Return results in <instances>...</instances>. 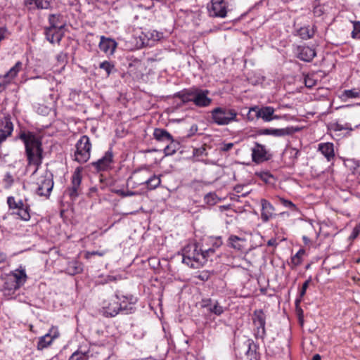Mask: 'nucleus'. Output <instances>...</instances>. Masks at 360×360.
Instances as JSON below:
<instances>
[{
    "instance_id": "nucleus-1",
    "label": "nucleus",
    "mask_w": 360,
    "mask_h": 360,
    "mask_svg": "<svg viewBox=\"0 0 360 360\" xmlns=\"http://www.w3.org/2000/svg\"><path fill=\"white\" fill-rule=\"evenodd\" d=\"M0 278L3 282L0 290L3 295L9 300L12 299L15 292L25 283L27 276L25 270L20 267L9 274L1 275Z\"/></svg>"
},
{
    "instance_id": "nucleus-2",
    "label": "nucleus",
    "mask_w": 360,
    "mask_h": 360,
    "mask_svg": "<svg viewBox=\"0 0 360 360\" xmlns=\"http://www.w3.org/2000/svg\"><path fill=\"white\" fill-rule=\"evenodd\" d=\"M129 302L126 296L112 295L103 299L101 304V312L106 317L115 316L120 311L127 310V303Z\"/></svg>"
},
{
    "instance_id": "nucleus-3",
    "label": "nucleus",
    "mask_w": 360,
    "mask_h": 360,
    "mask_svg": "<svg viewBox=\"0 0 360 360\" xmlns=\"http://www.w3.org/2000/svg\"><path fill=\"white\" fill-rule=\"evenodd\" d=\"M183 263L191 268H198L205 264V257L195 243L187 245L182 250Z\"/></svg>"
},
{
    "instance_id": "nucleus-4",
    "label": "nucleus",
    "mask_w": 360,
    "mask_h": 360,
    "mask_svg": "<svg viewBox=\"0 0 360 360\" xmlns=\"http://www.w3.org/2000/svg\"><path fill=\"white\" fill-rule=\"evenodd\" d=\"M26 153L30 165L38 167L41 163L42 148L41 143L35 136H24Z\"/></svg>"
},
{
    "instance_id": "nucleus-5",
    "label": "nucleus",
    "mask_w": 360,
    "mask_h": 360,
    "mask_svg": "<svg viewBox=\"0 0 360 360\" xmlns=\"http://www.w3.org/2000/svg\"><path fill=\"white\" fill-rule=\"evenodd\" d=\"M212 121L217 125H229L232 122H238V112L233 108L227 107H217L212 110Z\"/></svg>"
},
{
    "instance_id": "nucleus-6",
    "label": "nucleus",
    "mask_w": 360,
    "mask_h": 360,
    "mask_svg": "<svg viewBox=\"0 0 360 360\" xmlns=\"http://www.w3.org/2000/svg\"><path fill=\"white\" fill-rule=\"evenodd\" d=\"M60 15L52 14L49 15V21L50 26L45 29L46 39L51 43H59L63 37L61 30L64 27L65 23L60 20Z\"/></svg>"
},
{
    "instance_id": "nucleus-7",
    "label": "nucleus",
    "mask_w": 360,
    "mask_h": 360,
    "mask_svg": "<svg viewBox=\"0 0 360 360\" xmlns=\"http://www.w3.org/2000/svg\"><path fill=\"white\" fill-rule=\"evenodd\" d=\"M75 152V160L79 163L86 162L91 155V144L87 136H82L76 143Z\"/></svg>"
},
{
    "instance_id": "nucleus-8",
    "label": "nucleus",
    "mask_w": 360,
    "mask_h": 360,
    "mask_svg": "<svg viewBox=\"0 0 360 360\" xmlns=\"http://www.w3.org/2000/svg\"><path fill=\"white\" fill-rule=\"evenodd\" d=\"M8 207L12 210V214H15L19 219L23 221H29L30 219V206L25 203L22 200H16L13 196L7 198Z\"/></svg>"
},
{
    "instance_id": "nucleus-9",
    "label": "nucleus",
    "mask_w": 360,
    "mask_h": 360,
    "mask_svg": "<svg viewBox=\"0 0 360 360\" xmlns=\"http://www.w3.org/2000/svg\"><path fill=\"white\" fill-rule=\"evenodd\" d=\"M37 193L41 196H49L53 186L52 174L46 170L37 181Z\"/></svg>"
},
{
    "instance_id": "nucleus-10",
    "label": "nucleus",
    "mask_w": 360,
    "mask_h": 360,
    "mask_svg": "<svg viewBox=\"0 0 360 360\" xmlns=\"http://www.w3.org/2000/svg\"><path fill=\"white\" fill-rule=\"evenodd\" d=\"M82 169L77 167L72 175L71 186L67 188L65 193L70 196L71 200H75L81 192Z\"/></svg>"
},
{
    "instance_id": "nucleus-11",
    "label": "nucleus",
    "mask_w": 360,
    "mask_h": 360,
    "mask_svg": "<svg viewBox=\"0 0 360 360\" xmlns=\"http://www.w3.org/2000/svg\"><path fill=\"white\" fill-rule=\"evenodd\" d=\"M255 326V335L257 338L263 339L266 335V315L262 310H255L252 318Z\"/></svg>"
},
{
    "instance_id": "nucleus-12",
    "label": "nucleus",
    "mask_w": 360,
    "mask_h": 360,
    "mask_svg": "<svg viewBox=\"0 0 360 360\" xmlns=\"http://www.w3.org/2000/svg\"><path fill=\"white\" fill-rule=\"evenodd\" d=\"M210 91L199 88L193 87V94L191 96L193 98V103L200 108H205L212 103V98L208 97Z\"/></svg>"
},
{
    "instance_id": "nucleus-13",
    "label": "nucleus",
    "mask_w": 360,
    "mask_h": 360,
    "mask_svg": "<svg viewBox=\"0 0 360 360\" xmlns=\"http://www.w3.org/2000/svg\"><path fill=\"white\" fill-rule=\"evenodd\" d=\"M13 131L10 115L0 113V144L9 137Z\"/></svg>"
},
{
    "instance_id": "nucleus-14",
    "label": "nucleus",
    "mask_w": 360,
    "mask_h": 360,
    "mask_svg": "<svg viewBox=\"0 0 360 360\" xmlns=\"http://www.w3.org/2000/svg\"><path fill=\"white\" fill-rule=\"evenodd\" d=\"M228 5L226 0H211V4L208 6L210 15L213 17L225 18Z\"/></svg>"
},
{
    "instance_id": "nucleus-15",
    "label": "nucleus",
    "mask_w": 360,
    "mask_h": 360,
    "mask_svg": "<svg viewBox=\"0 0 360 360\" xmlns=\"http://www.w3.org/2000/svg\"><path fill=\"white\" fill-rule=\"evenodd\" d=\"M59 331L57 327H51L49 333L40 337L37 342V349L42 350L51 345L52 342L59 337Z\"/></svg>"
},
{
    "instance_id": "nucleus-16",
    "label": "nucleus",
    "mask_w": 360,
    "mask_h": 360,
    "mask_svg": "<svg viewBox=\"0 0 360 360\" xmlns=\"http://www.w3.org/2000/svg\"><path fill=\"white\" fill-rule=\"evenodd\" d=\"M150 172V171L147 168L134 172V174L128 179L127 184H131L132 188H135L139 185H145V181H147Z\"/></svg>"
},
{
    "instance_id": "nucleus-17",
    "label": "nucleus",
    "mask_w": 360,
    "mask_h": 360,
    "mask_svg": "<svg viewBox=\"0 0 360 360\" xmlns=\"http://www.w3.org/2000/svg\"><path fill=\"white\" fill-rule=\"evenodd\" d=\"M252 159L257 164L263 162L269 159L268 152L264 146L255 143L252 148Z\"/></svg>"
},
{
    "instance_id": "nucleus-18",
    "label": "nucleus",
    "mask_w": 360,
    "mask_h": 360,
    "mask_svg": "<svg viewBox=\"0 0 360 360\" xmlns=\"http://www.w3.org/2000/svg\"><path fill=\"white\" fill-rule=\"evenodd\" d=\"M201 307L217 316H220L224 313V307L219 304L217 300L211 298L203 299L201 301Z\"/></svg>"
},
{
    "instance_id": "nucleus-19",
    "label": "nucleus",
    "mask_w": 360,
    "mask_h": 360,
    "mask_svg": "<svg viewBox=\"0 0 360 360\" xmlns=\"http://www.w3.org/2000/svg\"><path fill=\"white\" fill-rule=\"evenodd\" d=\"M113 155L112 151L108 150L102 158L99 159L96 162H92V165L98 171H105L110 167Z\"/></svg>"
},
{
    "instance_id": "nucleus-20",
    "label": "nucleus",
    "mask_w": 360,
    "mask_h": 360,
    "mask_svg": "<svg viewBox=\"0 0 360 360\" xmlns=\"http://www.w3.org/2000/svg\"><path fill=\"white\" fill-rule=\"evenodd\" d=\"M229 245L238 250L246 251L248 249V242L245 238H240L235 235H231L228 239Z\"/></svg>"
},
{
    "instance_id": "nucleus-21",
    "label": "nucleus",
    "mask_w": 360,
    "mask_h": 360,
    "mask_svg": "<svg viewBox=\"0 0 360 360\" xmlns=\"http://www.w3.org/2000/svg\"><path fill=\"white\" fill-rule=\"evenodd\" d=\"M98 46L101 51L105 53L112 55L117 47V43L112 39L101 36Z\"/></svg>"
},
{
    "instance_id": "nucleus-22",
    "label": "nucleus",
    "mask_w": 360,
    "mask_h": 360,
    "mask_svg": "<svg viewBox=\"0 0 360 360\" xmlns=\"http://www.w3.org/2000/svg\"><path fill=\"white\" fill-rule=\"evenodd\" d=\"M262 212L261 219L264 222H267L270 219L272 218L274 212V207L273 205L266 200H261Z\"/></svg>"
},
{
    "instance_id": "nucleus-23",
    "label": "nucleus",
    "mask_w": 360,
    "mask_h": 360,
    "mask_svg": "<svg viewBox=\"0 0 360 360\" xmlns=\"http://www.w3.org/2000/svg\"><path fill=\"white\" fill-rule=\"evenodd\" d=\"M257 112V115H259V118L262 119L264 122H270L273 120L278 119V116L274 115L275 110L273 107H259V111Z\"/></svg>"
},
{
    "instance_id": "nucleus-24",
    "label": "nucleus",
    "mask_w": 360,
    "mask_h": 360,
    "mask_svg": "<svg viewBox=\"0 0 360 360\" xmlns=\"http://www.w3.org/2000/svg\"><path fill=\"white\" fill-rule=\"evenodd\" d=\"M318 149L328 161H331L334 159L335 152L333 143L329 142L319 143Z\"/></svg>"
},
{
    "instance_id": "nucleus-25",
    "label": "nucleus",
    "mask_w": 360,
    "mask_h": 360,
    "mask_svg": "<svg viewBox=\"0 0 360 360\" xmlns=\"http://www.w3.org/2000/svg\"><path fill=\"white\" fill-rule=\"evenodd\" d=\"M292 133L289 128L285 129H262L259 131L260 135H272L274 136H284Z\"/></svg>"
},
{
    "instance_id": "nucleus-26",
    "label": "nucleus",
    "mask_w": 360,
    "mask_h": 360,
    "mask_svg": "<svg viewBox=\"0 0 360 360\" xmlns=\"http://www.w3.org/2000/svg\"><path fill=\"white\" fill-rule=\"evenodd\" d=\"M316 56V51L309 46L299 47L298 58L306 62H310Z\"/></svg>"
},
{
    "instance_id": "nucleus-27",
    "label": "nucleus",
    "mask_w": 360,
    "mask_h": 360,
    "mask_svg": "<svg viewBox=\"0 0 360 360\" xmlns=\"http://www.w3.org/2000/svg\"><path fill=\"white\" fill-rule=\"evenodd\" d=\"M51 0H25V4L29 8L48 9L51 6Z\"/></svg>"
},
{
    "instance_id": "nucleus-28",
    "label": "nucleus",
    "mask_w": 360,
    "mask_h": 360,
    "mask_svg": "<svg viewBox=\"0 0 360 360\" xmlns=\"http://www.w3.org/2000/svg\"><path fill=\"white\" fill-rule=\"evenodd\" d=\"M146 186L148 189L149 190H153L158 188L160 184H161V179L160 176L158 175H156L155 174H152V172H150L149 176L147 179V181H145Z\"/></svg>"
},
{
    "instance_id": "nucleus-29",
    "label": "nucleus",
    "mask_w": 360,
    "mask_h": 360,
    "mask_svg": "<svg viewBox=\"0 0 360 360\" xmlns=\"http://www.w3.org/2000/svg\"><path fill=\"white\" fill-rule=\"evenodd\" d=\"M153 136L159 141H165L172 140V135L165 129L157 128L154 130Z\"/></svg>"
},
{
    "instance_id": "nucleus-30",
    "label": "nucleus",
    "mask_w": 360,
    "mask_h": 360,
    "mask_svg": "<svg viewBox=\"0 0 360 360\" xmlns=\"http://www.w3.org/2000/svg\"><path fill=\"white\" fill-rule=\"evenodd\" d=\"M314 32V28L309 26L302 27L297 31V35L304 40L312 38Z\"/></svg>"
},
{
    "instance_id": "nucleus-31",
    "label": "nucleus",
    "mask_w": 360,
    "mask_h": 360,
    "mask_svg": "<svg viewBox=\"0 0 360 360\" xmlns=\"http://www.w3.org/2000/svg\"><path fill=\"white\" fill-rule=\"evenodd\" d=\"M193 88H190L188 89H184L180 92H178L175 94V97L180 98L184 103L193 102L192 96Z\"/></svg>"
},
{
    "instance_id": "nucleus-32",
    "label": "nucleus",
    "mask_w": 360,
    "mask_h": 360,
    "mask_svg": "<svg viewBox=\"0 0 360 360\" xmlns=\"http://www.w3.org/2000/svg\"><path fill=\"white\" fill-rule=\"evenodd\" d=\"M22 63L20 61H18L13 67H12L9 71L4 75L5 78H8L9 80L14 79L18 72L21 70Z\"/></svg>"
},
{
    "instance_id": "nucleus-33",
    "label": "nucleus",
    "mask_w": 360,
    "mask_h": 360,
    "mask_svg": "<svg viewBox=\"0 0 360 360\" xmlns=\"http://www.w3.org/2000/svg\"><path fill=\"white\" fill-rule=\"evenodd\" d=\"M67 271L70 275H75L82 271L81 264L77 261H72L68 264Z\"/></svg>"
},
{
    "instance_id": "nucleus-34",
    "label": "nucleus",
    "mask_w": 360,
    "mask_h": 360,
    "mask_svg": "<svg viewBox=\"0 0 360 360\" xmlns=\"http://www.w3.org/2000/svg\"><path fill=\"white\" fill-rule=\"evenodd\" d=\"M167 142H169V144L165 148L164 153L165 155H172L177 150L179 144L174 142L173 138H172L171 141H168Z\"/></svg>"
},
{
    "instance_id": "nucleus-35",
    "label": "nucleus",
    "mask_w": 360,
    "mask_h": 360,
    "mask_svg": "<svg viewBox=\"0 0 360 360\" xmlns=\"http://www.w3.org/2000/svg\"><path fill=\"white\" fill-rule=\"evenodd\" d=\"M89 358V352L76 351L74 352L69 360H88Z\"/></svg>"
},
{
    "instance_id": "nucleus-36",
    "label": "nucleus",
    "mask_w": 360,
    "mask_h": 360,
    "mask_svg": "<svg viewBox=\"0 0 360 360\" xmlns=\"http://www.w3.org/2000/svg\"><path fill=\"white\" fill-rule=\"evenodd\" d=\"M99 68L106 72L108 77L111 74L112 70L115 69L114 65L108 60H105L101 63L99 64Z\"/></svg>"
},
{
    "instance_id": "nucleus-37",
    "label": "nucleus",
    "mask_w": 360,
    "mask_h": 360,
    "mask_svg": "<svg viewBox=\"0 0 360 360\" xmlns=\"http://www.w3.org/2000/svg\"><path fill=\"white\" fill-rule=\"evenodd\" d=\"M259 107L254 106L249 109L248 113L247 115V118L249 121H254L255 120L259 119V115H258Z\"/></svg>"
},
{
    "instance_id": "nucleus-38",
    "label": "nucleus",
    "mask_w": 360,
    "mask_h": 360,
    "mask_svg": "<svg viewBox=\"0 0 360 360\" xmlns=\"http://www.w3.org/2000/svg\"><path fill=\"white\" fill-rule=\"evenodd\" d=\"M352 37L354 39H360V22H353V31L352 32Z\"/></svg>"
},
{
    "instance_id": "nucleus-39",
    "label": "nucleus",
    "mask_w": 360,
    "mask_h": 360,
    "mask_svg": "<svg viewBox=\"0 0 360 360\" xmlns=\"http://www.w3.org/2000/svg\"><path fill=\"white\" fill-rule=\"evenodd\" d=\"M343 95L347 98H358L360 96V91L355 89L345 90Z\"/></svg>"
},
{
    "instance_id": "nucleus-40",
    "label": "nucleus",
    "mask_w": 360,
    "mask_h": 360,
    "mask_svg": "<svg viewBox=\"0 0 360 360\" xmlns=\"http://www.w3.org/2000/svg\"><path fill=\"white\" fill-rule=\"evenodd\" d=\"M279 200L283 206L290 208L292 211L297 210L296 205L292 202L282 198H281Z\"/></svg>"
},
{
    "instance_id": "nucleus-41",
    "label": "nucleus",
    "mask_w": 360,
    "mask_h": 360,
    "mask_svg": "<svg viewBox=\"0 0 360 360\" xmlns=\"http://www.w3.org/2000/svg\"><path fill=\"white\" fill-rule=\"evenodd\" d=\"M205 201L210 205H214L217 203V195L214 193H208L205 196Z\"/></svg>"
},
{
    "instance_id": "nucleus-42",
    "label": "nucleus",
    "mask_w": 360,
    "mask_h": 360,
    "mask_svg": "<svg viewBox=\"0 0 360 360\" xmlns=\"http://www.w3.org/2000/svg\"><path fill=\"white\" fill-rule=\"evenodd\" d=\"M303 250H300L295 255H294L292 258V263L295 266H297L301 264V257L304 255Z\"/></svg>"
},
{
    "instance_id": "nucleus-43",
    "label": "nucleus",
    "mask_w": 360,
    "mask_h": 360,
    "mask_svg": "<svg viewBox=\"0 0 360 360\" xmlns=\"http://www.w3.org/2000/svg\"><path fill=\"white\" fill-rule=\"evenodd\" d=\"M304 84L305 86L308 88H311L314 86L316 84V80H315L313 77L310 75H307L304 77Z\"/></svg>"
},
{
    "instance_id": "nucleus-44",
    "label": "nucleus",
    "mask_w": 360,
    "mask_h": 360,
    "mask_svg": "<svg viewBox=\"0 0 360 360\" xmlns=\"http://www.w3.org/2000/svg\"><path fill=\"white\" fill-rule=\"evenodd\" d=\"M215 252V250L214 248H209L207 250H202L201 252L205 255V262L208 260V258L213 255Z\"/></svg>"
},
{
    "instance_id": "nucleus-45",
    "label": "nucleus",
    "mask_w": 360,
    "mask_h": 360,
    "mask_svg": "<svg viewBox=\"0 0 360 360\" xmlns=\"http://www.w3.org/2000/svg\"><path fill=\"white\" fill-rule=\"evenodd\" d=\"M211 276V273L207 271H201L199 275L198 276V278L202 281H207Z\"/></svg>"
},
{
    "instance_id": "nucleus-46",
    "label": "nucleus",
    "mask_w": 360,
    "mask_h": 360,
    "mask_svg": "<svg viewBox=\"0 0 360 360\" xmlns=\"http://www.w3.org/2000/svg\"><path fill=\"white\" fill-rule=\"evenodd\" d=\"M310 282H311V280L308 279L303 283L302 290L300 292V297H302L305 295L306 290H307V288L309 287Z\"/></svg>"
},
{
    "instance_id": "nucleus-47",
    "label": "nucleus",
    "mask_w": 360,
    "mask_h": 360,
    "mask_svg": "<svg viewBox=\"0 0 360 360\" xmlns=\"http://www.w3.org/2000/svg\"><path fill=\"white\" fill-rule=\"evenodd\" d=\"M233 147V143H222L220 150L224 152H227L230 150Z\"/></svg>"
},
{
    "instance_id": "nucleus-48",
    "label": "nucleus",
    "mask_w": 360,
    "mask_h": 360,
    "mask_svg": "<svg viewBox=\"0 0 360 360\" xmlns=\"http://www.w3.org/2000/svg\"><path fill=\"white\" fill-rule=\"evenodd\" d=\"M115 193L120 194L123 197L131 196V195H135L136 193V192H133V191L125 192L124 191H122V190H117V191H115Z\"/></svg>"
},
{
    "instance_id": "nucleus-49",
    "label": "nucleus",
    "mask_w": 360,
    "mask_h": 360,
    "mask_svg": "<svg viewBox=\"0 0 360 360\" xmlns=\"http://www.w3.org/2000/svg\"><path fill=\"white\" fill-rule=\"evenodd\" d=\"M247 346L248 347V350L246 352V354L248 356H252L255 354V351L252 349V343L250 341H248L246 343Z\"/></svg>"
},
{
    "instance_id": "nucleus-50",
    "label": "nucleus",
    "mask_w": 360,
    "mask_h": 360,
    "mask_svg": "<svg viewBox=\"0 0 360 360\" xmlns=\"http://www.w3.org/2000/svg\"><path fill=\"white\" fill-rule=\"evenodd\" d=\"M7 29L6 27H0V42L6 38Z\"/></svg>"
},
{
    "instance_id": "nucleus-51",
    "label": "nucleus",
    "mask_w": 360,
    "mask_h": 360,
    "mask_svg": "<svg viewBox=\"0 0 360 360\" xmlns=\"http://www.w3.org/2000/svg\"><path fill=\"white\" fill-rule=\"evenodd\" d=\"M6 255L4 252L0 251V263H4L6 261Z\"/></svg>"
},
{
    "instance_id": "nucleus-52",
    "label": "nucleus",
    "mask_w": 360,
    "mask_h": 360,
    "mask_svg": "<svg viewBox=\"0 0 360 360\" xmlns=\"http://www.w3.org/2000/svg\"><path fill=\"white\" fill-rule=\"evenodd\" d=\"M267 245L269 246H274V247L276 246L277 245L276 240L275 238H271L270 240H268Z\"/></svg>"
},
{
    "instance_id": "nucleus-53",
    "label": "nucleus",
    "mask_w": 360,
    "mask_h": 360,
    "mask_svg": "<svg viewBox=\"0 0 360 360\" xmlns=\"http://www.w3.org/2000/svg\"><path fill=\"white\" fill-rule=\"evenodd\" d=\"M5 181L9 184L13 183V179L12 178V176L10 174L7 173L5 176Z\"/></svg>"
},
{
    "instance_id": "nucleus-54",
    "label": "nucleus",
    "mask_w": 360,
    "mask_h": 360,
    "mask_svg": "<svg viewBox=\"0 0 360 360\" xmlns=\"http://www.w3.org/2000/svg\"><path fill=\"white\" fill-rule=\"evenodd\" d=\"M205 151V148H200L195 150V154L197 155H202V153Z\"/></svg>"
},
{
    "instance_id": "nucleus-55",
    "label": "nucleus",
    "mask_w": 360,
    "mask_h": 360,
    "mask_svg": "<svg viewBox=\"0 0 360 360\" xmlns=\"http://www.w3.org/2000/svg\"><path fill=\"white\" fill-rule=\"evenodd\" d=\"M312 360H321V356L319 354H315L313 356Z\"/></svg>"
},
{
    "instance_id": "nucleus-56",
    "label": "nucleus",
    "mask_w": 360,
    "mask_h": 360,
    "mask_svg": "<svg viewBox=\"0 0 360 360\" xmlns=\"http://www.w3.org/2000/svg\"><path fill=\"white\" fill-rule=\"evenodd\" d=\"M337 128H338V130H342V129H349L347 125L345 127H340L339 124H338Z\"/></svg>"
},
{
    "instance_id": "nucleus-57",
    "label": "nucleus",
    "mask_w": 360,
    "mask_h": 360,
    "mask_svg": "<svg viewBox=\"0 0 360 360\" xmlns=\"http://www.w3.org/2000/svg\"><path fill=\"white\" fill-rule=\"evenodd\" d=\"M92 254L93 255H98L99 256H103V253L98 252H94Z\"/></svg>"
},
{
    "instance_id": "nucleus-58",
    "label": "nucleus",
    "mask_w": 360,
    "mask_h": 360,
    "mask_svg": "<svg viewBox=\"0 0 360 360\" xmlns=\"http://www.w3.org/2000/svg\"><path fill=\"white\" fill-rule=\"evenodd\" d=\"M303 240H304V241H307V238L306 236H304V237H303Z\"/></svg>"
},
{
    "instance_id": "nucleus-59",
    "label": "nucleus",
    "mask_w": 360,
    "mask_h": 360,
    "mask_svg": "<svg viewBox=\"0 0 360 360\" xmlns=\"http://www.w3.org/2000/svg\"><path fill=\"white\" fill-rule=\"evenodd\" d=\"M221 240H219V244L217 245V246H218V247H219V246H220V245H221Z\"/></svg>"
},
{
    "instance_id": "nucleus-60",
    "label": "nucleus",
    "mask_w": 360,
    "mask_h": 360,
    "mask_svg": "<svg viewBox=\"0 0 360 360\" xmlns=\"http://www.w3.org/2000/svg\"><path fill=\"white\" fill-rule=\"evenodd\" d=\"M299 302H300V300H296V304H297Z\"/></svg>"
},
{
    "instance_id": "nucleus-61",
    "label": "nucleus",
    "mask_w": 360,
    "mask_h": 360,
    "mask_svg": "<svg viewBox=\"0 0 360 360\" xmlns=\"http://www.w3.org/2000/svg\"><path fill=\"white\" fill-rule=\"evenodd\" d=\"M37 171V167L35 169L34 172V174L36 173Z\"/></svg>"
}]
</instances>
